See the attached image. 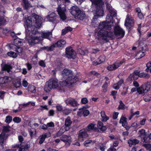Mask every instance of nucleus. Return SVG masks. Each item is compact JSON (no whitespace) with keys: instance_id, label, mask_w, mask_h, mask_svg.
Wrapping results in <instances>:
<instances>
[{"instance_id":"f257e3e1","label":"nucleus","mask_w":151,"mask_h":151,"mask_svg":"<svg viewBox=\"0 0 151 151\" xmlns=\"http://www.w3.org/2000/svg\"><path fill=\"white\" fill-rule=\"evenodd\" d=\"M78 80L77 76H63L59 82L56 78H52L46 82L44 90L47 92H49L52 89L62 90L65 86L70 87Z\"/></svg>"},{"instance_id":"f03ea898","label":"nucleus","mask_w":151,"mask_h":151,"mask_svg":"<svg viewBox=\"0 0 151 151\" xmlns=\"http://www.w3.org/2000/svg\"><path fill=\"white\" fill-rule=\"evenodd\" d=\"M35 24L32 25V20L27 19L26 20L24 25L27 35L31 36L35 35L38 33V29L40 28L42 24L41 18L38 15H36L35 17Z\"/></svg>"},{"instance_id":"7ed1b4c3","label":"nucleus","mask_w":151,"mask_h":151,"mask_svg":"<svg viewBox=\"0 0 151 151\" xmlns=\"http://www.w3.org/2000/svg\"><path fill=\"white\" fill-rule=\"evenodd\" d=\"M14 76H4V77L0 78V82L1 84L8 82L9 81H12L13 82L14 87L16 88L20 87L21 85V79L17 78L14 79L13 77Z\"/></svg>"},{"instance_id":"20e7f679","label":"nucleus","mask_w":151,"mask_h":151,"mask_svg":"<svg viewBox=\"0 0 151 151\" xmlns=\"http://www.w3.org/2000/svg\"><path fill=\"white\" fill-rule=\"evenodd\" d=\"M104 6V3L102 0H95V17L103 16Z\"/></svg>"},{"instance_id":"39448f33","label":"nucleus","mask_w":151,"mask_h":151,"mask_svg":"<svg viewBox=\"0 0 151 151\" xmlns=\"http://www.w3.org/2000/svg\"><path fill=\"white\" fill-rule=\"evenodd\" d=\"M151 87V83L147 81L137 88V92L139 94L144 95L145 93L150 90Z\"/></svg>"},{"instance_id":"423d86ee","label":"nucleus","mask_w":151,"mask_h":151,"mask_svg":"<svg viewBox=\"0 0 151 151\" xmlns=\"http://www.w3.org/2000/svg\"><path fill=\"white\" fill-rule=\"evenodd\" d=\"M98 35L99 37L101 38L103 40L108 42L109 40L107 37L113 38L114 36V33L111 31L108 32L104 29L100 30L98 32Z\"/></svg>"},{"instance_id":"0eeeda50","label":"nucleus","mask_w":151,"mask_h":151,"mask_svg":"<svg viewBox=\"0 0 151 151\" xmlns=\"http://www.w3.org/2000/svg\"><path fill=\"white\" fill-rule=\"evenodd\" d=\"M65 56L69 59H75L76 57L75 51L71 46L67 47L65 50Z\"/></svg>"},{"instance_id":"6e6552de","label":"nucleus","mask_w":151,"mask_h":151,"mask_svg":"<svg viewBox=\"0 0 151 151\" xmlns=\"http://www.w3.org/2000/svg\"><path fill=\"white\" fill-rule=\"evenodd\" d=\"M114 34L117 38H122L124 35V31L118 26L114 27Z\"/></svg>"},{"instance_id":"1a4fd4ad","label":"nucleus","mask_w":151,"mask_h":151,"mask_svg":"<svg viewBox=\"0 0 151 151\" xmlns=\"http://www.w3.org/2000/svg\"><path fill=\"white\" fill-rule=\"evenodd\" d=\"M134 24V19L129 14L127 16L124 25L127 29H129Z\"/></svg>"},{"instance_id":"9d476101","label":"nucleus","mask_w":151,"mask_h":151,"mask_svg":"<svg viewBox=\"0 0 151 151\" xmlns=\"http://www.w3.org/2000/svg\"><path fill=\"white\" fill-rule=\"evenodd\" d=\"M112 23V22H110L109 21H106V22H104L101 23L99 26V28L100 30H104V29H108L110 30L111 29V27Z\"/></svg>"},{"instance_id":"9b49d317","label":"nucleus","mask_w":151,"mask_h":151,"mask_svg":"<svg viewBox=\"0 0 151 151\" xmlns=\"http://www.w3.org/2000/svg\"><path fill=\"white\" fill-rule=\"evenodd\" d=\"M57 18H58V15L54 12H52L47 17L48 20L53 23H57L59 22L57 20Z\"/></svg>"},{"instance_id":"f8f14e48","label":"nucleus","mask_w":151,"mask_h":151,"mask_svg":"<svg viewBox=\"0 0 151 151\" xmlns=\"http://www.w3.org/2000/svg\"><path fill=\"white\" fill-rule=\"evenodd\" d=\"M65 102L67 105H69L72 107H76L78 105L77 102L73 98H69L65 100Z\"/></svg>"},{"instance_id":"ddd939ff","label":"nucleus","mask_w":151,"mask_h":151,"mask_svg":"<svg viewBox=\"0 0 151 151\" xmlns=\"http://www.w3.org/2000/svg\"><path fill=\"white\" fill-rule=\"evenodd\" d=\"M97 127H95V133L104 131L106 130V127L103 125L102 122L100 121L98 122Z\"/></svg>"},{"instance_id":"4468645a","label":"nucleus","mask_w":151,"mask_h":151,"mask_svg":"<svg viewBox=\"0 0 151 151\" xmlns=\"http://www.w3.org/2000/svg\"><path fill=\"white\" fill-rule=\"evenodd\" d=\"M40 40L39 37H32L28 41V42L30 45L33 46L35 44L40 43Z\"/></svg>"},{"instance_id":"2eb2a0df","label":"nucleus","mask_w":151,"mask_h":151,"mask_svg":"<svg viewBox=\"0 0 151 151\" xmlns=\"http://www.w3.org/2000/svg\"><path fill=\"white\" fill-rule=\"evenodd\" d=\"M106 7L107 9L108 10L111 16H113L114 17H116V12L115 10L114 9L111 5L109 4L108 3H105Z\"/></svg>"},{"instance_id":"dca6fc26","label":"nucleus","mask_w":151,"mask_h":151,"mask_svg":"<svg viewBox=\"0 0 151 151\" xmlns=\"http://www.w3.org/2000/svg\"><path fill=\"white\" fill-rule=\"evenodd\" d=\"M122 62H115L114 64L110 65L107 67V69L109 70H115L119 67L122 63Z\"/></svg>"},{"instance_id":"f3484780","label":"nucleus","mask_w":151,"mask_h":151,"mask_svg":"<svg viewBox=\"0 0 151 151\" xmlns=\"http://www.w3.org/2000/svg\"><path fill=\"white\" fill-rule=\"evenodd\" d=\"M80 10V9L77 6H73L69 9V11L75 18V17H76L77 14L78 13Z\"/></svg>"},{"instance_id":"a211bd4d","label":"nucleus","mask_w":151,"mask_h":151,"mask_svg":"<svg viewBox=\"0 0 151 151\" xmlns=\"http://www.w3.org/2000/svg\"><path fill=\"white\" fill-rule=\"evenodd\" d=\"M52 32H42L41 34V37L42 38L47 39L51 40L52 37Z\"/></svg>"},{"instance_id":"6ab92c4d","label":"nucleus","mask_w":151,"mask_h":151,"mask_svg":"<svg viewBox=\"0 0 151 151\" xmlns=\"http://www.w3.org/2000/svg\"><path fill=\"white\" fill-rule=\"evenodd\" d=\"M72 123V122L70 116H68L65 119V125L66 127V130H68L70 127V126Z\"/></svg>"},{"instance_id":"aec40b11","label":"nucleus","mask_w":151,"mask_h":151,"mask_svg":"<svg viewBox=\"0 0 151 151\" xmlns=\"http://www.w3.org/2000/svg\"><path fill=\"white\" fill-rule=\"evenodd\" d=\"M77 14L75 17V18L76 19L82 20L85 17L86 15L84 12L81 11L80 9Z\"/></svg>"},{"instance_id":"412c9836","label":"nucleus","mask_w":151,"mask_h":151,"mask_svg":"<svg viewBox=\"0 0 151 151\" xmlns=\"http://www.w3.org/2000/svg\"><path fill=\"white\" fill-rule=\"evenodd\" d=\"M12 68V67L9 64H5L2 66V70L6 71L8 73H9Z\"/></svg>"},{"instance_id":"4be33fe9","label":"nucleus","mask_w":151,"mask_h":151,"mask_svg":"<svg viewBox=\"0 0 151 151\" xmlns=\"http://www.w3.org/2000/svg\"><path fill=\"white\" fill-rule=\"evenodd\" d=\"M87 129H83L81 130L79 132L78 137L80 138H84L88 137V135L87 133Z\"/></svg>"},{"instance_id":"5701e85b","label":"nucleus","mask_w":151,"mask_h":151,"mask_svg":"<svg viewBox=\"0 0 151 151\" xmlns=\"http://www.w3.org/2000/svg\"><path fill=\"white\" fill-rule=\"evenodd\" d=\"M62 74L63 76H73V71L69 69L65 68L62 72Z\"/></svg>"},{"instance_id":"b1692460","label":"nucleus","mask_w":151,"mask_h":151,"mask_svg":"<svg viewBox=\"0 0 151 151\" xmlns=\"http://www.w3.org/2000/svg\"><path fill=\"white\" fill-rule=\"evenodd\" d=\"M66 42L63 39H61L55 43L56 47H63L65 44Z\"/></svg>"},{"instance_id":"393cba45","label":"nucleus","mask_w":151,"mask_h":151,"mask_svg":"<svg viewBox=\"0 0 151 151\" xmlns=\"http://www.w3.org/2000/svg\"><path fill=\"white\" fill-rule=\"evenodd\" d=\"M23 6L25 9H27L30 7H32L30 3L28 0H22Z\"/></svg>"},{"instance_id":"a878e982","label":"nucleus","mask_w":151,"mask_h":151,"mask_svg":"<svg viewBox=\"0 0 151 151\" xmlns=\"http://www.w3.org/2000/svg\"><path fill=\"white\" fill-rule=\"evenodd\" d=\"M71 137L70 136L64 135L60 137V140L65 142H69L70 141Z\"/></svg>"},{"instance_id":"bb28decb","label":"nucleus","mask_w":151,"mask_h":151,"mask_svg":"<svg viewBox=\"0 0 151 151\" xmlns=\"http://www.w3.org/2000/svg\"><path fill=\"white\" fill-rule=\"evenodd\" d=\"M79 111L78 112V114H80L83 112V114L84 116H88L89 114V112L88 110L86 109H79Z\"/></svg>"},{"instance_id":"cd10ccee","label":"nucleus","mask_w":151,"mask_h":151,"mask_svg":"<svg viewBox=\"0 0 151 151\" xmlns=\"http://www.w3.org/2000/svg\"><path fill=\"white\" fill-rule=\"evenodd\" d=\"M101 115L102 117L101 121L102 122H105L109 119V117L106 116L105 112L102 111L101 112Z\"/></svg>"},{"instance_id":"c85d7f7f","label":"nucleus","mask_w":151,"mask_h":151,"mask_svg":"<svg viewBox=\"0 0 151 151\" xmlns=\"http://www.w3.org/2000/svg\"><path fill=\"white\" fill-rule=\"evenodd\" d=\"M66 11V9L65 6L62 7L60 6H58L57 8V12L58 14L65 13Z\"/></svg>"},{"instance_id":"c756f323","label":"nucleus","mask_w":151,"mask_h":151,"mask_svg":"<svg viewBox=\"0 0 151 151\" xmlns=\"http://www.w3.org/2000/svg\"><path fill=\"white\" fill-rule=\"evenodd\" d=\"M30 147L29 145H28V142L27 143V145L25 147L21 146H19V145H17L14 147H19V151H25L26 149H28Z\"/></svg>"},{"instance_id":"7c9ffc66","label":"nucleus","mask_w":151,"mask_h":151,"mask_svg":"<svg viewBox=\"0 0 151 151\" xmlns=\"http://www.w3.org/2000/svg\"><path fill=\"white\" fill-rule=\"evenodd\" d=\"M66 131L67 130H66V127H62L60 128L59 132L56 133V137H58L60 136L63 133Z\"/></svg>"},{"instance_id":"2f4dec72","label":"nucleus","mask_w":151,"mask_h":151,"mask_svg":"<svg viewBox=\"0 0 151 151\" xmlns=\"http://www.w3.org/2000/svg\"><path fill=\"white\" fill-rule=\"evenodd\" d=\"M139 141L136 139L129 140L128 141V143L130 146H132V145H135L138 144Z\"/></svg>"},{"instance_id":"473e14b6","label":"nucleus","mask_w":151,"mask_h":151,"mask_svg":"<svg viewBox=\"0 0 151 151\" xmlns=\"http://www.w3.org/2000/svg\"><path fill=\"white\" fill-rule=\"evenodd\" d=\"M8 56L12 58H15L17 56V54L15 52L10 51L7 53Z\"/></svg>"},{"instance_id":"72a5a7b5","label":"nucleus","mask_w":151,"mask_h":151,"mask_svg":"<svg viewBox=\"0 0 151 151\" xmlns=\"http://www.w3.org/2000/svg\"><path fill=\"white\" fill-rule=\"evenodd\" d=\"M62 113L65 115H68L71 112V110L68 108H65L62 110Z\"/></svg>"},{"instance_id":"f704fd0d","label":"nucleus","mask_w":151,"mask_h":151,"mask_svg":"<svg viewBox=\"0 0 151 151\" xmlns=\"http://www.w3.org/2000/svg\"><path fill=\"white\" fill-rule=\"evenodd\" d=\"M29 132L31 137H33L36 133V131L35 129L32 128L29 129Z\"/></svg>"},{"instance_id":"c9c22d12","label":"nucleus","mask_w":151,"mask_h":151,"mask_svg":"<svg viewBox=\"0 0 151 151\" xmlns=\"http://www.w3.org/2000/svg\"><path fill=\"white\" fill-rule=\"evenodd\" d=\"M142 141L143 142H147L150 140L148 136V134H147L144 136V137H142Z\"/></svg>"},{"instance_id":"e433bc0d","label":"nucleus","mask_w":151,"mask_h":151,"mask_svg":"<svg viewBox=\"0 0 151 151\" xmlns=\"http://www.w3.org/2000/svg\"><path fill=\"white\" fill-rule=\"evenodd\" d=\"M28 90L32 93L36 92V88L33 85H30L29 86L28 88Z\"/></svg>"},{"instance_id":"4c0bfd02","label":"nucleus","mask_w":151,"mask_h":151,"mask_svg":"<svg viewBox=\"0 0 151 151\" xmlns=\"http://www.w3.org/2000/svg\"><path fill=\"white\" fill-rule=\"evenodd\" d=\"M139 136L142 138V137H144V136L146 134L145 130L144 129H141L139 131Z\"/></svg>"},{"instance_id":"58836bf2","label":"nucleus","mask_w":151,"mask_h":151,"mask_svg":"<svg viewBox=\"0 0 151 151\" xmlns=\"http://www.w3.org/2000/svg\"><path fill=\"white\" fill-rule=\"evenodd\" d=\"M6 22V20L5 19L4 17L0 15V26L5 24Z\"/></svg>"},{"instance_id":"ea45409f","label":"nucleus","mask_w":151,"mask_h":151,"mask_svg":"<svg viewBox=\"0 0 151 151\" xmlns=\"http://www.w3.org/2000/svg\"><path fill=\"white\" fill-rule=\"evenodd\" d=\"M93 142L91 140H87L84 142V144L86 147L88 146L91 145L93 144Z\"/></svg>"},{"instance_id":"a19ab883","label":"nucleus","mask_w":151,"mask_h":151,"mask_svg":"<svg viewBox=\"0 0 151 151\" xmlns=\"http://www.w3.org/2000/svg\"><path fill=\"white\" fill-rule=\"evenodd\" d=\"M4 133H2L0 135V143L1 144V145H2L4 143Z\"/></svg>"},{"instance_id":"79ce46f5","label":"nucleus","mask_w":151,"mask_h":151,"mask_svg":"<svg viewBox=\"0 0 151 151\" xmlns=\"http://www.w3.org/2000/svg\"><path fill=\"white\" fill-rule=\"evenodd\" d=\"M119 105L118 107L119 109L124 110L125 109V105L122 101L120 100L119 102Z\"/></svg>"},{"instance_id":"37998d69","label":"nucleus","mask_w":151,"mask_h":151,"mask_svg":"<svg viewBox=\"0 0 151 151\" xmlns=\"http://www.w3.org/2000/svg\"><path fill=\"white\" fill-rule=\"evenodd\" d=\"M40 108L38 109V110H40L41 111H43L44 110H47L48 108L47 107V106L46 105L43 106L42 105H40Z\"/></svg>"},{"instance_id":"c03bdc74","label":"nucleus","mask_w":151,"mask_h":151,"mask_svg":"<svg viewBox=\"0 0 151 151\" xmlns=\"http://www.w3.org/2000/svg\"><path fill=\"white\" fill-rule=\"evenodd\" d=\"M14 42L15 44L19 46H21L23 45V43L19 39H17L14 40Z\"/></svg>"},{"instance_id":"a18cd8bd","label":"nucleus","mask_w":151,"mask_h":151,"mask_svg":"<svg viewBox=\"0 0 151 151\" xmlns=\"http://www.w3.org/2000/svg\"><path fill=\"white\" fill-rule=\"evenodd\" d=\"M39 65L42 68H45L46 66L45 62L43 60H40L38 63Z\"/></svg>"},{"instance_id":"49530a36","label":"nucleus","mask_w":151,"mask_h":151,"mask_svg":"<svg viewBox=\"0 0 151 151\" xmlns=\"http://www.w3.org/2000/svg\"><path fill=\"white\" fill-rule=\"evenodd\" d=\"M61 19L64 21L67 18V17L65 13L58 14Z\"/></svg>"},{"instance_id":"de8ad7c7","label":"nucleus","mask_w":151,"mask_h":151,"mask_svg":"<svg viewBox=\"0 0 151 151\" xmlns=\"http://www.w3.org/2000/svg\"><path fill=\"white\" fill-rule=\"evenodd\" d=\"M12 120V117L11 116H6L5 121L8 123H10Z\"/></svg>"},{"instance_id":"09e8293b","label":"nucleus","mask_w":151,"mask_h":151,"mask_svg":"<svg viewBox=\"0 0 151 151\" xmlns=\"http://www.w3.org/2000/svg\"><path fill=\"white\" fill-rule=\"evenodd\" d=\"M145 55V54L144 52H142L141 51H140L138 53L137 55L138 57H139L138 58H142Z\"/></svg>"},{"instance_id":"8fccbe9b","label":"nucleus","mask_w":151,"mask_h":151,"mask_svg":"<svg viewBox=\"0 0 151 151\" xmlns=\"http://www.w3.org/2000/svg\"><path fill=\"white\" fill-rule=\"evenodd\" d=\"M143 146L145 147L147 150L151 151V144H144Z\"/></svg>"},{"instance_id":"3c124183","label":"nucleus","mask_w":151,"mask_h":151,"mask_svg":"<svg viewBox=\"0 0 151 151\" xmlns=\"http://www.w3.org/2000/svg\"><path fill=\"white\" fill-rule=\"evenodd\" d=\"M107 83L106 81L103 85L102 86V88H103V91L104 92H106L107 91Z\"/></svg>"},{"instance_id":"603ef678","label":"nucleus","mask_w":151,"mask_h":151,"mask_svg":"<svg viewBox=\"0 0 151 151\" xmlns=\"http://www.w3.org/2000/svg\"><path fill=\"white\" fill-rule=\"evenodd\" d=\"M114 17L113 16H111L110 14L108 15L106 17V21H109L110 22H111L112 20L113 19V17Z\"/></svg>"},{"instance_id":"864d4df0","label":"nucleus","mask_w":151,"mask_h":151,"mask_svg":"<svg viewBox=\"0 0 151 151\" xmlns=\"http://www.w3.org/2000/svg\"><path fill=\"white\" fill-rule=\"evenodd\" d=\"M47 126L46 127H47L48 129L50 127H54L55 126L54 124L52 122L48 123L47 124Z\"/></svg>"},{"instance_id":"5fc2aeb1","label":"nucleus","mask_w":151,"mask_h":151,"mask_svg":"<svg viewBox=\"0 0 151 151\" xmlns=\"http://www.w3.org/2000/svg\"><path fill=\"white\" fill-rule=\"evenodd\" d=\"M142 75H145L144 73H142ZM133 76H142V73H140L139 71H138L137 70H135L133 73Z\"/></svg>"},{"instance_id":"6e6d98bb","label":"nucleus","mask_w":151,"mask_h":151,"mask_svg":"<svg viewBox=\"0 0 151 151\" xmlns=\"http://www.w3.org/2000/svg\"><path fill=\"white\" fill-rule=\"evenodd\" d=\"M55 107L57 111H62L63 106L61 105L58 104L56 105Z\"/></svg>"},{"instance_id":"4d7b16f0","label":"nucleus","mask_w":151,"mask_h":151,"mask_svg":"<svg viewBox=\"0 0 151 151\" xmlns=\"http://www.w3.org/2000/svg\"><path fill=\"white\" fill-rule=\"evenodd\" d=\"M13 121L15 123H18L21 122V119L19 117H15L13 119Z\"/></svg>"},{"instance_id":"13d9d810","label":"nucleus","mask_w":151,"mask_h":151,"mask_svg":"<svg viewBox=\"0 0 151 151\" xmlns=\"http://www.w3.org/2000/svg\"><path fill=\"white\" fill-rule=\"evenodd\" d=\"M87 128L88 129V130H90L93 129L94 128V125L92 123L90 124L88 126Z\"/></svg>"},{"instance_id":"bf43d9fd","label":"nucleus","mask_w":151,"mask_h":151,"mask_svg":"<svg viewBox=\"0 0 151 151\" xmlns=\"http://www.w3.org/2000/svg\"><path fill=\"white\" fill-rule=\"evenodd\" d=\"M49 48L48 49L49 51H53L54 50V47H56L55 43H53L50 47H48Z\"/></svg>"},{"instance_id":"052dcab7","label":"nucleus","mask_w":151,"mask_h":151,"mask_svg":"<svg viewBox=\"0 0 151 151\" xmlns=\"http://www.w3.org/2000/svg\"><path fill=\"white\" fill-rule=\"evenodd\" d=\"M119 113L118 112H114L113 114V118L114 119H116Z\"/></svg>"},{"instance_id":"680f3d73","label":"nucleus","mask_w":151,"mask_h":151,"mask_svg":"<svg viewBox=\"0 0 151 151\" xmlns=\"http://www.w3.org/2000/svg\"><path fill=\"white\" fill-rule=\"evenodd\" d=\"M45 138L43 135L40 136V139L39 141V143L40 144H42L44 141Z\"/></svg>"},{"instance_id":"e2e57ef3","label":"nucleus","mask_w":151,"mask_h":151,"mask_svg":"<svg viewBox=\"0 0 151 151\" xmlns=\"http://www.w3.org/2000/svg\"><path fill=\"white\" fill-rule=\"evenodd\" d=\"M122 126L124 127L127 130L129 129V127L127 126V121H125V122H122Z\"/></svg>"},{"instance_id":"0e129e2a","label":"nucleus","mask_w":151,"mask_h":151,"mask_svg":"<svg viewBox=\"0 0 151 151\" xmlns=\"http://www.w3.org/2000/svg\"><path fill=\"white\" fill-rule=\"evenodd\" d=\"M88 102V99L86 98H83L81 99V103L82 104H86Z\"/></svg>"},{"instance_id":"69168bd1","label":"nucleus","mask_w":151,"mask_h":151,"mask_svg":"<svg viewBox=\"0 0 151 151\" xmlns=\"http://www.w3.org/2000/svg\"><path fill=\"white\" fill-rule=\"evenodd\" d=\"M99 148L102 151H104L106 147L104 146L102 144H99Z\"/></svg>"},{"instance_id":"338daca9","label":"nucleus","mask_w":151,"mask_h":151,"mask_svg":"<svg viewBox=\"0 0 151 151\" xmlns=\"http://www.w3.org/2000/svg\"><path fill=\"white\" fill-rule=\"evenodd\" d=\"M28 85V83L27 81L24 79L22 81V85L25 87H27Z\"/></svg>"},{"instance_id":"774afa93","label":"nucleus","mask_w":151,"mask_h":151,"mask_svg":"<svg viewBox=\"0 0 151 151\" xmlns=\"http://www.w3.org/2000/svg\"><path fill=\"white\" fill-rule=\"evenodd\" d=\"M125 121H127V118L124 117H122L119 121V123H122V122H125Z\"/></svg>"}]
</instances>
